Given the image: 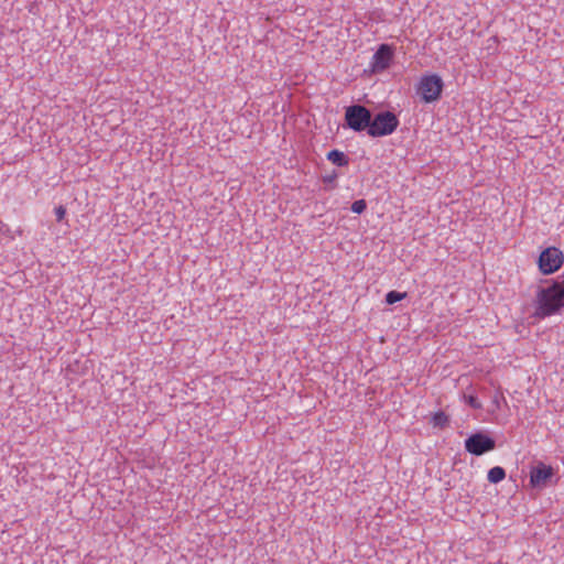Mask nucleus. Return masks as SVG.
<instances>
[{
  "label": "nucleus",
  "instance_id": "2",
  "mask_svg": "<svg viewBox=\"0 0 564 564\" xmlns=\"http://www.w3.org/2000/svg\"><path fill=\"white\" fill-rule=\"evenodd\" d=\"M397 115L389 110L371 112L368 135L371 138H381L392 134L399 127Z\"/></svg>",
  "mask_w": 564,
  "mask_h": 564
},
{
  "label": "nucleus",
  "instance_id": "5",
  "mask_svg": "<svg viewBox=\"0 0 564 564\" xmlns=\"http://www.w3.org/2000/svg\"><path fill=\"white\" fill-rule=\"evenodd\" d=\"M564 262L563 252L556 247L544 249L538 259L539 269L543 274H552L557 271Z\"/></svg>",
  "mask_w": 564,
  "mask_h": 564
},
{
  "label": "nucleus",
  "instance_id": "3",
  "mask_svg": "<svg viewBox=\"0 0 564 564\" xmlns=\"http://www.w3.org/2000/svg\"><path fill=\"white\" fill-rule=\"evenodd\" d=\"M371 110L364 105H350L345 108V124L355 132L366 131L368 133L371 118Z\"/></svg>",
  "mask_w": 564,
  "mask_h": 564
},
{
  "label": "nucleus",
  "instance_id": "8",
  "mask_svg": "<svg viewBox=\"0 0 564 564\" xmlns=\"http://www.w3.org/2000/svg\"><path fill=\"white\" fill-rule=\"evenodd\" d=\"M393 50L388 44H381L372 56L371 72L381 73L386 70L392 61Z\"/></svg>",
  "mask_w": 564,
  "mask_h": 564
},
{
  "label": "nucleus",
  "instance_id": "10",
  "mask_svg": "<svg viewBox=\"0 0 564 564\" xmlns=\"http://www.w3.org/2000/svg\"><path fill=\"white\" fill-rule=\"evenodd\" d=\"M506 478V470L500 466H495L489 469L487 479L491 484H498Z\"/></svg>",
  "mask_w": 564,
  "mask_h": 564
},
{
  "label": "nucleus",
  "instance_id": "12",
  "mask_svg": "<svg viewBox=\"0 0 564 564\" xmlns=\"http://www.w3.org/2000/svg\"><path fill=\"white\" fill-rule=\"evenodd\" d=\"M432 422L434 426L443 429L448 424L449 419L444 412L440 411L433 415Z\"/></svg>",
  "mask_w": 564,
  "mask_h": 564
},
{
  "label": "nucleus",
  "instance_id": "7",
  "mask_svg": "<svg viewBox=\"0 0 564 564\" xmlns=\"http://www.w3.org/2000/svg\"><path fill=\"white\" fill-rule=\"evenodd\" d=\"M553 476L554 469L552 466L545 465L543 462H536L530 470V485L533 488L546 487Z\"/></svg>",
  "mask_w": 564,
  "mask_h": 564
},
{
  "label": "nucleus",
  "instance_id": "16",
  "mask_svg": "<svg viewBox=\"0 0 564 564\" xmlns=\"http://www.w3.org/2000/svg\"><path fill=\"white\" fill-rule=\"evenodd\" d=\"M56 219L57 221H61L64 219L66 215V209L63 206H58L55 208Z\"/></svg>",
  "mask_w": 564,
  "mask_h": 564
},
{
  "label": "nucleus",
  "instance_id": "6",
  "mask_svg": "<svg viewBox=\"0 0 564 564\" xmlns=\"http://www.w3.org/2000/svg\"><path fill=\"white\" fill-rule=\"evenodd\" d=\"M496 447V441L484 432L471 434L465 440V449L475 456H481Z\"/></svg>",
  "mask_w": 564,
  "mask_h": 564
},
{
  "label": "nucleus",
  "instance_id": "15",
  "mask_svg": "<svg viewBox=\"0 0 564 564\" xmlns=\"http://www.w3.org/2000/svg\"><path fill=\"white\" fill-rule=\"evenodd\" d=\"M337 177H338V175H337L336 171H333L330 174L323 176V182L325 184H332L333 185L332 187H335Z\"/></svg>",
  "mask_w": 564,
  "mask_h": 564
},
{
  "label": "nucleus",
  "instance_id": "11",
  "mask_svg": "<svg viewBox=\"0 0 564 564\" xmlns=\"http://www.w3.org/2000/svg\"><path fill=\"white\" fill-rule=\"evenodd\" d=\"M406 292L390 291L386 294V302L389 305L395 304L397 302L406 297Z\"/></svg>",
  "mask_w": 564,
  "mask_h": 564
},
{
  "label": "nucleus",
  "instance_id": "4",
  "mask_svg": "<svg viewBox=\"0 0 564 564\" xmlns=\"http://www.w3.org/2000/svg\"><path fill=\"white\" fill-rule=\"evenodd\" d=\"M443 87V79L438 75H426L419 83L417 94L424 102H433L441 98Z\"/></svg>",
  "mask_w": 564,
  "mask_h": 564
},
{
  "label": "nucleus",
  "instance_id": "1",
  "mask_svg": "<svg viewBox=\"0 0 564 564\" xmlns=\"http://www.w3.org/2000/svg\"><path fill=\"white\" fill-rule=\"evenodd\" d=\"M534 316L545 318L560 313L564 307V274L546 288H539L535 296Z\"/></svg>",
  "mask_w": 564,
  "mask_h": 564
},
{
  "label": "nucleus",
  "instance_id": "9",
  "mask_svg": "<svg viewBox=\"0 0 564 564\" xmlns=\"http://www.w3.org/2000/svg\"><path fill=\"white\" fill-rule=\"evenodd\" d=\"M327 160L337 166H347L349 163L348 156L344 152L336 149L327 153Z\"/></svg>",
  "mask_w": 564,
  "mask_h": 564
},
{
  "label": "nucleus",
  "instance_id": "13",
  "mask_svg": "<svg viewBox=\"0 0 564 564\" xmlns=\"http://www.w3.org/2000/svg\"><path fill=\"white\" fill-rule=\"evenodd\" d=\"M465 402L473 409L479 410L482 408V404L479 402L478 398L474 394H464Z\"/></svg>",
  "mask_w": 564,
  "mask_h": 564
},
{
  "label": "nucleus",
  "instance_id": "14",
  "mask_svg": "<svg viewBox=\"0 0 564 564\" xmlns=\"http://www.w3.org/2000/svg\"><path fill=\"white\" fill-rule=\"evenodd\" d=\"M367 208V203L365 199H358V200H355L352 204H351V212L356 213V214H362Z\"/></svg>",
  "mask_w": 564,
  "mask_h": 564
}]
</instances>
